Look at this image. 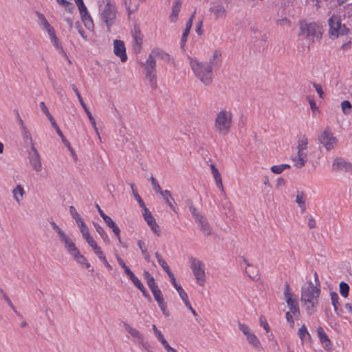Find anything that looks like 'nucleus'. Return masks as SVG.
I'll list each match as a JSON object with an SVG mask.
<instances>
[{
	"label": "nucleus",
	"instance_id": "obj_50",
	"mask_svg": "<svg viewBox=\"0 0 352 352\" xmlns=\"http://www.w3.org/2000/svg\"><path fill=\"white\" fill-rule=\"evenodd\" d=\"M69 212L72 218L75 219L77 224L83 221L80 217V214L76 211V208L73 206H71L69 207Z\"/></svg>",
	"mask_w": 352,
	"mask_h": 352
},
{
	"label": "nucleus",
	"instance_id": "obj_49",
	"mask_svg": "<svg viewBox=\"0 0 352 352\" xmlns=\"http://www.w3.org/2000/svg\"><path fill=\"white\" fill-rule=\"evenodd\" d=\"M131 188L132 190V192L133 194V196L135 199V200L138 202L140 207H144V203L141 199L140 195L138 193L137 190L135 187V185L133 184H131Z\"/></svg>",
	"mask_w": 352,
	"mask_h": 352
},
{
	"label": "nucleus",
	"instance_id": "obj_21",
	"mask_svg": "<svg viewBox=\"0 0 352 352\" xmlns=\"http://www.w3.org/2000/svg\"><path fill=\"white\" fill-rule=\"evenodd\" d=\"M133 49L135 53L139 54L142 50L143 35L138 28L135 27L132 32Z\"/></svg>",
	"mask_w": 352,
	"mask_h": 352
},
{
	"label": "nucleus",
	"instance_id": "obj_18",
	"mask_svg": "<svg viewBox=\"0 0 352 352\" xmlns=\"http://www.w3.org/2000/svg\"><path fill=\"white\" fill-rule=\"evenodd\" d=\"M151 292L153 295L155 300L157 301V305L160 308L162 314L166 317L169 316L170 313L167 308V304L164 300V298L161 290L158 288L155 290L152 291Z\"/></svg>",
	"mask_w": 352,
	"mask_h": 352
},
{
	"label": "nucleus",
	"instance_id": "obj_35",
	"mask_svg": "<svg viewBox=\"0 0 352 352\" xmlns=\"http://www.w3.org/2000/svg\"><path fill=\"white\" fill-rule=\"evenodd\" d=\"M124 2L129 14H131L138 9L140 1L139 0H124Z\"/></svg>",
	"mask_w": 352,
	"mask_h": 352
},
{
	"label": "nucleus",
	"instance_id": "obj_2",
	"mask_svg": "<svg viewBox=\"0 0 352 352\" xmlns=\"http://www.w3.org/2000/svg\"><path fill=\"white\" fill-rule=\"evenodd\" d=\"M190 67L197 79L204 85H210L213 80L212 67L208 62L201 61L197 58L188 56Z\"/></svg>",
	"mask_w": 352,
	"mask_h": 352
},
{
	"label": "nucleus",
	"instance_id": "obj_11",
	"mask_svg": "<svg viewBox=\"0 0 352 352\" xmlns=\"http://www.w3.org/2000/svg\"><path fill=\"white\" fill-rule=\"evenodd\" d=\"M320 143L327 151H331L335 148L338 144V139L335 137L329 128H326L319 135Z\"/></svg>",
	"mask_w": 352,
	"mask_h": 352
},
{
	"label": "nucleus",
	"instance_id": "obj_26",
	"mask_svg": "<svg viewBox=\"0 0 352 352\" xmlns=\"http://www.w3.org/2000/svg\"><path fill=\"white\" fill-rule=\"evenodd\" d=\"M32 153L30 156V162L34 170L40 172L42 170V164L38 151L35 147L32 148Z\"/></svg>",
	"mask_w": 352,
	"mask_h": 352
},
{
	"label": "nucleus",
	"instance_id": "obj_56",
	"mask_svg": "<svg viewBox=\"0 0 352 352\" xmlns=\"http://www.w3.org/2000/svg\"><path fill=\"white\" fill-rule=\"evenodd\" d=\"M313 86L315 88V90L317 92V94H318L319 97L321 99H322L324 98V92H323L322 86L320 85L316 84V83H313Z\"/></svg>",
	"mask_w": 352,
	"mask_h": 352
},
{
	"label": "nucleus",
	"instance_id": "obj_64",
	"mask_svg": "<svg viewBox=\"0 0 352 352\" xmlns=\"http://www.w3.org/2000/svg\"><path fill=\"white\" fill-rule=\"evenodd\" d=\"M195 31L198 35H202L203 31H202V21H199L196 24Z\"/></svg>",
	"mask_w": 352,
	"mask_h": 352
},
{
	"label": "nucleus",
	"instance_id": "obj_3",
	"mask_svg": "<svg viewBox=\"0 0 352 352\" xmlns=\"http://www.w3.org/2000/svg\"><path fill=\"white\" fill-rule=\"evenodd\" d=\"M233 113L231 110L223 109L218 111L213 121L212 129L220 135H228L232 129Z\"/></svg>",
	"mask_w": 352,
	"mask_h": 352
},
{
	"label": "nucleus",
	"instance_id": "obj_28",
	"mask_svg": "<svg viewBox=\"0 0 352 352\" xmlns=\"http://www.w3.org/2000/svg\"><path fill=\"white\" fill-rule=\"evenodd\" d=\"M210 167L211 168V172L217 186L221 190L222 192L224 193L225 192L220 173L213 164H211Z\"/></svg>",
	"mask_w": 352,
	"mask_h": 352
},
{
	"label": "nucleus",
	"instance_id": "obj_12",
	"mask_svg": "<svg viewBox=\"0 0 352 352\" xmlns=\"http://www.w3.org/2000/svg\"><path fill=\"white\" fill-rule=\"evenodd\" d=\"M189 210L202 233L206 236L210 235L211 233V229L206 218L201 213L198 212L197 209L192 205L189 206Z\"/></svg>",
	"mask_w": 352,
	"mask_h": 352
},
{
	"label": "nucleus",
	"instance_id": "obj_57",
	"mask_svg": "<svg viewBox=\"0 0 352 352\" xmlns=\"http://www.w3.org/2000/svg\"><path fill=\"white\" fill-rule=\"evenodd\" d=\"M150 228L151 229V230L155 234H157V236L160 235V228H159V226L157 224V223L155 221L152 222L151 224H148Z\"/></svg>",
	"mask_w": 352,
	"mask_h": 352
},
{
	"label": "nucleus",
	"instance_id": "obj_61",
	"mask_svg": "<svg viewBox=\"0 0 352 352\" xmlns=\"http://www.w3.org/2000/svg\"><path fill=\"white\" fill-rule=\"evenodd\" d=\"M84 111H85L86 114L87 115L88 118H89L92 126H95L96 122V120H95L94 118L93 117L91 113L89 111L88 108L85 109Z\"/></svg>",
	"mask_w": 352,
	"mask_h": 352
},
{
	"label": "nucleus",
	"instance_id": "obj_15",
	"mask_svg": "<svg viewBox=\"0 0 352 352\" xmlns=\"http://www.w3.org/2000/svg\"><path fill=\"white\" fill-rule=\"evenodd\" d=\"M17 122L19 126L21 136L23 139L24 142L26 144H30L32 148L34 147V142L32 137V134L25 124L24 121L21 119L19 113L17 112L16 115Z\"/></svg>",
	"mask_w": 352,
	"mask_h": 352
},
{
	"label": "nucleus",
	"instance_id": "obj_24",
	"mask_svg": "<svg viewBox=\"0 0 352 352\" xmlns=\"http://www.w3.org/2000/svg\"><path fill=\"white\" fill-rule=\"evenodd\" d=\"M52 229L56 233L59 241L61 243L65 244L69 241L72 240L69 236L62 229L60 228L54 221H51L50 222Z\"/></svg>",
	"mask_w": 352,
	"mask_h": 352
},
{
	"label": "nucleus",
	"instance_id": "obj_43",
	"mask_svg": "<svg viewBox=\"0 0 352 352\" xmlns=\"http://www.w3.org/2000/svg\"><path fill=\"white\" fill-rule=\"evenodd\" d=\"M36 16L38 24L43 30L46 29L48 26L50 25V23L47 21L43 14L36 12Z\"/></svg>",
	"mask_w": 352,
	"mask_h": 352
},
{
	"label": "nucleus",
	"instance_id": "obj_17",
	"mask_svg": "<svg viewBox=\"0 0 352 352\" xmlns=\"http://www.w3.org/2000/svg\"><path fill=\"white\" fill-rule=\"evenodd\" d=\"M76 3L79 9L81 18L84 22L85 27L89 30H93L94 23L91 19V16L88 14L87 10L83 3V1L76 0Z\"/></svg>",
	"mask_w": 352,
	"mask_h": 352
},
{
	"label": "nucleus",
	"instance_id": "obj_19",
	"mask_svg": "<svg viewBox=\"0 0 352 352\" xmlns=\"http://www.w3.org/2000/svg\"><path fill=\"white\" fill-rule=\"evenodd\" d=\"M113 53L120 58L122 63H125L127 60L126 47L122 41L115 40L113 41Z\"/></svg>",
	"mask_w": 352,
	"mask_h": 352
},
{
	"label": "nucleus",
	"instance_id": "obj_39",
	"mask_svg": "<svg viewBox=\"0 0 352 352\" xmlns=\"http://www.w3.org/2000/svg\"><path fill=\"white\" fill-rule=\"evenodd\" d=\"M152 329L153 331L154 335L157 338V340L161 343L162 346L165 345L166 343H168L167 340H166L164 334L162 332L159 330L155 324L152 325Z\"/></svg>",
	"mask_w": 352,
	"mask_h": 352
},
{
	"label": "nucleus",
	"instance_id": "obj_52",
	"mask_svg": "<svg viewBox=\"0 0 352 352\" xmlns=\"http://www.w3.org/2000/svg\"><path fill=\"white\" fill-rule=\"evenodd\" d=\"M72 89H73L74 91L75 92V94L78 99V101H79L80 105L82 106V107L83 108V109L87 108V105L85 104V103L84 102V101L82 100V98L81 97L80 92L78 91V90L77 89L76 86L72 85Z\"/></svg>",
	"mask_w": 352,
	"mask_h": 352
},
{
	"label": "nucleus",
	"instance_id": "obj_29",
	"mask_svg": "<svg viewBox=\"0 0 352 352\" xmlns=\"http://www.w3.org/2000/svg\"><path fill=\"white\" fill-rule=\"evenodd\" d=\"M193 17H194V15H192L191 17L186 23V27H185L184 31L182 34V38L180 41V46H181V48H182V49H184V46H185L189 32L192 27Z\"/></svg>",
	"mask_w": 352,
	"mask_h": 352
},
{
	"label": "nucleus",
	"instance_id": "obj_34",
	"mask_svg": "<svg viewBox=\"0 0 352 352\" xmlns=\"http://www.w3.org/2000/svg\"><path fill=\"white\" fill-rule=\"evenodd\" d=\"M210 10L217 18H225L226 16V10L223 5H215Z\"/></svg>",
	"mask_w": 352,
	"mask_h": 352
},
{
	"label": "nucleus",
	"instance_id": "obj_1",
	"mask_svg": "<svg viewBox=\"0 0 352 352\" xmlns=\"http://www.w3.org/2000/svg\"><path fill=\"white\" fill-rule=\"evenodd\" d=\"M315 283L307 281L301 287L300 300L307 312L311 314L318 304L320 294V285L316 272L314 273Z\"/></svg>",
	"mask_w": 352,
	"mask_h": 352
},
{
	"label": "nucleus",
	"instance_id": "obj_4",
	"mask_svg": "<svg viewBox=\"0 0 352 352\" xmlns=\"http://www.w3.org/2000/svg\"><path fill=\"white\" fill-rule=\"evenodd\" d=\"M299 36H304L305 38L310 43L320 41L324 32L323 27L320 23L300 21Z\"/></svg>",
	"mask_w": 352,
	"mask_h": 352
},
{
	"label": "nucleus",
	"instance_id": "obj_40",
	"mask_svg": "<svg viewBox=\"0 0 352 352\" xmlns=\"http://www.w3.org/2000/svg\"><path fill=\"white\" fill-rule=\"evenodd\" d=\"M137 243H138L139 248L140 249V251L142 252V254L144 258L146 261L149 262L151 261V256L147 250L145 243L141 240H138Z\"/></svg>",
	"mask_w": 352,
	"mask_h": 352
},
{
	"label": "nucleus",
	"instance_id": "obj_47",
	"mask_svg": "<svg viewBox=\"0 0 352 352\" xmlns=\"http://www.w3.org/2000/svg\"><path fill=\"white\" fill-rule=\"evenodd\" d=\"M56 133H58V135L60 137V138L62 139V141L65 144V145L68 148V149L71 151H72V148L71 147V145L69 144V142H68V140L65 138V137L64 136V135L63 134L62 131H60V128L58 127V126L57 124H56L54 126H53Z\"/></svg>",
	"mask_w": 352,
	"mask_h": 352
},
{
	"label": "nucleus",
	"instance_id": "obj_44",
	"mask_svg": "<svg viewBox=\"0 0 352 352\" xmlns=\"http://www.w3.org/2000/svg\"><path fill=\"white\" fill-rule=\"evenodd\" d=\"M330 295H331V303L333 307L334 311L336 314H339L338 307L340 305L339 302H338L339 296H338V294L336 292H331Z\"/></svg>",
	"mask_w": 352,
	"mask_h": 352
},
{
	"label": "nucleus",
	"instance_id": "obj_10",
	"mask_svg": "<svg viewBox=\"0 0 352 352\" xmlns=\"http://www.w3.org/2000/svg\"><path fill=\"white\" fill-rule=\"evenodd\" d=\"M117 10L114 3L107 2L101 10V19L106 23L108 29L113 24L116 18Z\"/></svg>",
	"mask_w": 352,
	"mask_h": 352
},
{
	"label": "nucleus",
	"instance_id": "obj_33",
	"mask_svg": "<svg viewBox=\"0 0 352 352\" xmlns=\"http://www.w3.org/2000/svg\"><path fill=\"white\" fill-rule=\"evenodd\" d=\"M181 6L182 2L180 0H177L174 2L171 13L169 16V19L171 22H175L177 21L179 13L180 12Z\"/></svg>",
	"mask_w": 352,
	"mask_h": 352
},
{
	"label": "nucleus",
	"instance_id": "obj_41",
	"mask_svg": "<svg viewBox=\"0 0 352 352\" xmlns=\"http://www.w3.org/2000/svg\"><path fill=\"white\" fill-rule=\"evenodd\" d=\"M39 106L42 110V111L45 113V115L47 117L48 120L52 124V126H54L56 124L54 118L52 116V114L50 113L48 108L46 107L44 102H41L39 104Z\"/></svg>",
	"mask_w": 352,
	"mask_h": 352
},
{
	"label": "nucleus",
	"instance_id": "obj_58",
	"mask_svg": "<svg viewBox=\"0 0 352 352\" xmlns=\"http://www.w3.org/2000/svg\"><path fill=\"white\" fill-rule=\"evenodd\" d=\"M259 322L260 325L263 327V329L267 333H268L270 331V327L265 318L261 317Z\"/></svg>",
	"mask_w": 352,
	"mask_h": 352
},
{
	"label": "nucleus",
	"instance_id": "obj_38",
	"mask_svg": "<svg viewBox=\"0 0 352 352\" xmlns=\"http://www.w3.org/2000/svg\"><path fill=\"white\" fill-rule=\"evenodd\" d=\"M144 276L151 292L159 288L158 286L155 283V279L153 276L149 272L146 271L144 272Z\"/></svg>",
	"mask_w": 352,
	"mask_h": 352
},
{
	"label": "nucleus",
	"instance_id": "obj_59",
	"mask_svg": "<svg viewBox=\"0 0 352 352\" xmlns=\"http://www.w3.org/2000/svg\"><path fill=\"white\" fill-rule=\"evenodd\" d=\"M94 253L98 256V258L100 260H102L103 258H105L106 256L104 254V252L101 250V248L99 246L94 250Z\"/></svg>",
	"mask_w": 352,
	"mask_h": 352
},
{
	"label": "nucleus",
	"instance_id": "obj_8",
	"mask_svg": "<svg viewBox=\"0 0 352 352\" xmlns=\"http://www.w3.org/2000/svg\"><path fill=\"white\" fill-rule=\"evenodd\" d=\"M284 297L289 309L288 311L292 312L295 318H298L300 315V311L298 297L292 292L287 283L285 285Z\"/></svg>",
	"mask_w": 352,
	"mask_h": 352
},
{
	"label": "nucleus",
	"instance_id": "obj_37",
	"mask_svg": "<svg viewBox=\"0 0 352 352\" xmlns=\"http://www.w3.org/2000/svg\"><path fill=\"white\" fill-rule=\"evenodd\" d=\"M160 194L164 199V200L166 201V203L168 204V206L173 210L175 211V207L173 204V198L172 197V195L170 192L168 190H162Z\"/></svg>",
	"mask_w": 352,
	"mask_h": 352
},
{
	"label": "nucleus",
	"instance_id": "obj_9",
	"mask_svg": "<svg viewBox=\"0 0 352 352\" xmlns=\"http://www.w3.org/2000/svg\"><path fill=\"white\" fill-rule=\"evenodd\" d=\"M63 246L68 254L77 263L85 266L87 269L91 267L90 263L87 261L85 256L80 253L73 240L69 241V242L63 244Z\"/></svg>",
	"mask_w": 352,
	"mask_h": 352
},
{
	"label": "nucleus",
	"instance_id": "obj_63",
	"mask_svg": "<svg viewBox=\"0 0 352 352\" xmlns=\"http://www.w3.org/2000/svg\"><path fill=\"white\" fill-rule=\"evenodd\" d=\"M78 226L80 228V232H85L89 230L88 228L87 227L86 224L85 223L84 221H82L81 222L78 223Z\"/></svg>",
	"mask_w": 352,
	"mask_h": 352
},
{
	"label": "nucleus",
	"instance_id": "obj_48",
	"mask_svg": "<svg viewBox=\"0 0 352 352\" xmlns=\"http://www.w3.org/2000/svg\"><path fill=\"white\" fill-rule=\"evenodd\" d=\"M174 287L177 290V292H178L181 299L183 300L184 302H185L187 300H188V297L187 294L183 289V288L182 287V286L179 284L177 285L175 287Z\"/></svg>",
	"mask_w": 352,
	"mask_h": 352
},
{
	"label": "nucleus",
	"instance_id": "obj_6",
	"mask_svg": "<svg viewBox=\"0 0 352 352\" xmlns=\"http://www.w3.org/2000/svg\"><path fill=\"white\" fill-rule=\"evenodd\" d=\"M329 26V33L331 36L338 37L348 33L349 29L344 24L342 23L341 16L339 14H333L328 20Z\"/></svg>",
	"mask_w": 352,
	"mask_h": 352
},
{
	"label": "nucleus",
	"instance_id": "obj_36",
	"mask_svg": "<svg viewBox=\"0 0 352 352\" xmlns=\"http://www.w3.org/2000/svg\"><path fill=\"white\" fill-rule=\"evenodd\" d=\"M298 336H299L302 344L311 338V336L305 324L302 325L298 329Z\"/></svg>",
	"mask_w": 352,
	"mask_h": 352
},
{
	"label": "nucleus",
	"instance_id": "obj_7",
	"mask_svg": "<svg viewBox=\"0 0 352 352\" xmlns=\"http://www.w3.org/2000/svg\"><path fill=\"white\" fill-rule=\"evenodd\" d=\"M190 267L195 278L196 283L203 287L206 282L205 265L200 260L191 257L189 260Z\"/></svg>",
	"mask_w": 352,
	"mask_h": 352
},
{
	"label": "nucleus",
	"instance_id": "obj_60",
	"mask_svg": "<svg viewBox=\"0 0 352 352\" xmlns=\"http://www.w3.org/2000/svg\"><path fill=\"white\" fill-rule=\"evenodd\" d=\"M270 169L275 174H280L283 171V166L280 164L272 166Z\"/></svg>",
	"mask_w": 352,
	"mask_h": 352
},
{
	"label": "nucleus",
	"instance_id": "obj_55",
	"mask_svg": "<svg viewBox=\"0 0 352 352\" xmlns=\"http://www.w3.org/2000/svg\"><path fill=\"white\" fill-rule=\"evenodd\" d=\"M285 317H286L287 321L289 323V326L291 327H294V317H295V316L293 315L292 312L287 311L285 314Z\"/></svg>",
	"mask_w": 352,
	"mask_h": 352
},
{
	"label": "nucleus",
	"instance_id": "obj_5",
	"mask_svg": "<svg viewBox=\"0 0 352 352\" xmlns=\"http://www.w3.org/2000/svg\"><path fill=\"white\" fill-rule=\"evenodd\" d=\"M309 140L305 135L298 137L296 147V154L291 157L294 166L297 168L305 166L308 161Z\"/></svg>",
	"mask_w": 352,
	"mask_h": 352
},
{
	"label": "nucleus",
	"instance_id": "obj_13",
	"mask_svg": "<svg viewBox=\"0 0 352 352\" xmlns=\"http://www.w3.org/2000/svg\"><path fill=\"white\" fill-rule=\"evenodd\" d=\"M145 76L146 78L149 81L152 87L156 85V60L151 59V57L148 56L145 63H144Z\"/></svg>",
	"mask_w": 352,
	"mask_h": 352
},
{
	"label": "nucleus",
	"instance_id": "obj_31",
	"mask_svg": "<svg viewBox=\"0 0 352 352\" xmlns=\"http://www.w3.org/2000/svg\"><path fill=\"white\" fill-rule=\"evenodd\" d=\"M102 219L104 220V221L105 222L107 226L112 230L113 233L116 235L118 240L120 241V228L116 224V223L113 221V220L110 217H109L107 215L106 217H104V218Z\"/></svg>",
	"mask_w": 352,
	"mask_h": 352
},
{
	"label": "nucleus",
	"instance_id": "obj_16",
	"mask_svg": "<svg viewBox=\"0 0 352 352\" xmlns=\"http://www.w3.org/2000/svg\"><path fill=\"white\" fill-rule=\"evenodd\" d=\"M332 169L334 171L351 172L352 171V164L342 157H337L333 160Z\"/></svg>",
	"mask_w": 352,
	"mask_h": 352
},
{
	"label": "nucleus",
	"instance_id": "obj_45",
	"mask_svg": "<svg viewBox=\"0 0 352 352\" xmlns=\"http://www.w3.org/2000/svg\"><path fill=\"white\" fill-rule=\"evenodd\" d=\"M340 107L344 115H349L352 111V105L348 100H344L341 102Z\"/></svg>",
	"mask_w": 352,
	"mask_h": 352
},
{
	"label": "nucleus",
	"instance_id": "obj_54",
	"mask_svg": "<svg viewBox=\"0 0 352 352\" xmlns=\"http://www.w3.org/2000/svg\"><path fill=\"white\" fill-rule=\"evenodd\" d=\"M307 100H308L311 110L313 112V113H316V112H318V107L316 102L314 101V100L310 97H308Z\"/></svg>",
	"mask_w": 352,
	"mask_h": 352
},
{
	"label": "nucleus",
	"instance_id": "obj_30",
	"mask_svg": "<svg viewBox=\"0 0 352 352\" xmlns=\"http://www.w3.org/2000/svg\"><path fill=\"white\" fill-rule=\"evenodd\" d=\"M208 63H210L212 68L220 67L221 64V52L219 50H215Z\"/></svg>",
	"mask_w": 352,
	"mask_h": 352
},
{
	"label": "nucleus",
	"instance_id": "obj_62",
	"mask_svg": "<svg viewBox=\"0 0 352 352\" xmlns=\"http://www.w3.org/2000/svg\"><path fill=\"white\" fill-rule=\"evenodd\" d=\"M86 241L89 244V245L92 248L93 250L99 247L96 241L93 239V237L88 238Z\"/></svg>",
	"mask_w": 352,
	"mask_h": 352
},
{
	"label": "nucleus",
	"instance_id": "obj_14",
	"mask_svg": "<svg viewBox=\"0 0 352 352\" xmlns=\"http://www.w3.org/2000/svg\"><path fill=\"white\" fill-rule=\"evenodd\" d=\"M239 329L245 336L246 340L254 348H261V342L257 336L251 331L250 327L245 323L238 322Z\"/></svg>",
	"mask_w": 352,
	"mask_h": 352
},
{
	"label": "nucleus",
	"instance_id": "obj_27",
	"mask_svg": "<svg viewBox=\"0 0 352 352\" xmlns=\"http://www.w3.org/2000/svg\"><path fill=\"white\" fill-rule=\"evenodd\" d=\"M25 193L24 188L21 184H17L12 190L13 199L19 205L21 204Z\"/></svg>",
	"mask_w": 352,
	"mask_h": 352
},
{
	"label": "nucleus",
	"instance_id": "obj_32",
	"mask_svg": "<svg viewBox=\"0 0 352 352\" xmlns=\"http://www.w3.org/2000/svg\"><path fill=\"white\" fill-rule=\"evenodd\" d=\"M317 333L320 342L324 344L325 349H329L331 347V341L322 327L317 329Z\"/></svg>",
	"mask_w": 352,
	"mask_h": 352
},
{
	"label": "nucleus",
	"instance_id": "obj_46",
	"mask_svg": "<svg viewBox=\"0 0 352 352\" xmlns=\"http://www.w3.org/2000/svg\"><path fill=\"white\" fill-rule=\"evenodd\" d=\"M340 293L342 296L346 298L349 296V286L345 282H341L339 285Z\"/></svg>",
	"mask_w": 352,
	"mask_h": 352
},
{
	"label": "nucleus",
	"instance_id": "obj_51",
	"mask_svg": "<svg viewBox=\"0 0 352 352\" xmlns=\"http://www.w3.org/2000/svg\"><path fill=\"white\" fill-rule=\"evenodd\" d=\"M94 226L96 230L100 235V236L104 240H107L108 239V236H107V233L105 232V231L104 230L103 228L98 223H94Z\"/></svg>",
	"mask_w": 352,
	"mask_h": 352
},
{
	"label": "nucleus",
	"instance_id": "obj_42",
	"mask_svg": "<svg viewBox=\"0 0 352 352\" xmlns=\"http://www.w3.org/2000/svg\"><path fill=\"white\" fill-rule=\"evenodd\" d=\"M296 202L301 208L302 212H304L305 210V197L302 192H297Z\"/></svg>",
	"mask_w": 352,
	"mask_h": 352
},
{
	"label": "nucleus",
	"instance_id": "obj_25",
	"mask_svg": "<svg viewBox=\"0 0 352 352\" xmlns=\"http://www.w3.org/2000/svg\"><path fill=\"white\" fill-rule=\"evenodd\" d=\"M52 229L56 233L59 241L61 243L65 244L69 241L72 240L69 236L62 229L60 228L54 221H51L50 222Z\"/></svg>",
	"mask_w": 352,
	"mask_h": 352
},
{
	"label": "nucleus",
	"instance_id": "obj_20",
	"mask_svg": "<svg viewBox=\"0 0 352 352\" xmlns=\"http://www.w3.org/2000/svg\"><path fill=\"white\" fill-rule=\"evenodd\" d=\"M126 331L132 337L135 342L140 344L143 347H146L147 343L144 341V336L135 328L132 327L128 324H124Z\"/></svg>",
	"mask_w": 352,
	"mask_h": 352
},
{
	"label": "nucleus",
	"instance_id": "obj_22",
	"mask_svg": "<svg viewBox=\"0 0 352 352\" xmlns=\"http://www.w3.org/2000/svg\"><path fill=\"white\" fill-rule=\"evenodd\" d=\"M148 56L151 57V59L155 60H156V59L162 60L166 63H170L172 61L170 55L159 47L152 49Z\"/></svg>",
	"mask_w": 352,
	"mask_h": 352
},
{
	"label": "nucleus",
	"instance_id": "obj_23",
	"mask_svg": "<svg viewBox=\"0 0 352 352\" xmlns=\"http://www.w3.org/2000/svg\"><path fill=\"white\" fill-rule=\"evenodd\" d=\"M44 30L47 33L52 44L59 52V53L65 54V53L62 47L61 43L56 35V32H55L54 28L50 25Z\"/></svg>",
	"mask_w": 352,
	"mask_h": 352
},
{
	"label": "nucleus",
	"instance_id": "obj_53",
	"mask_svg": "<svg viewBox=\"0 0 352 352\" xmlns=\"http://www.w3.org/2000/svg\"><path fill=\"white\" fill-rule=\"evenodd\" d=\"M151 185L153 190L157 192H160L162 190L157 181L153 177H151Z\"/></svg>",
	"mask_w": 352,
	"mask_h": 352
}]
</instances>
